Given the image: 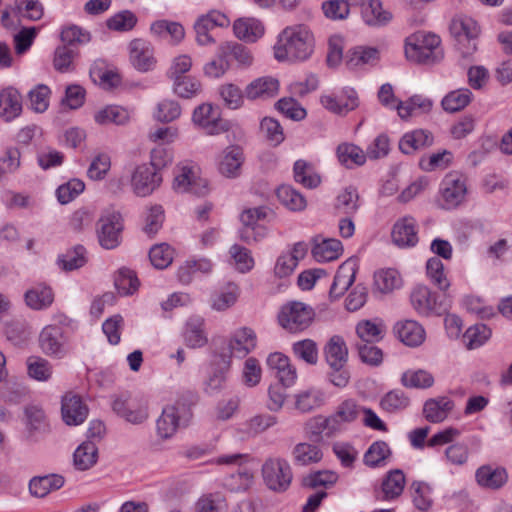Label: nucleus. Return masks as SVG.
<instances>
[{"label":"nucleus","instance_id":"obj_18","mask_svg":"<svg viewBox=\"0 0 512 512\" xmlns=\"http://www.w3.org/2000/svg\"><path fill=\"white\" fill-rule=\"evenodd\" d=\"M244 160L243 149L240 146H228L219 156L218 170L227 178H236L241 174V167Z\"/></svg>","mask_w":512,"mask_h":512},{"label":"nucleus","instance_id":"obj_9","mask_svg":"<svg viewBox=\"0 0 512 512\" xmlns=\"http://www.w3.org/2000/svg\"><path fill=\"white\" fill-rule=\"evenodd\" d=\"M467 186L464 177L457 173H448L440 184L439 205L450 210L462 204L466 198Z\"/></svg>","mask_w":512,"mask_h":512},{"label":"nucleus","instance_id":"obj_17","mask_svg":"<svg viewBox=\"0 0 512 512\" xmlns=\"http://www.w3.org/2000/svg\"><path fill=\"white\" fill-rule=\"evenodd\" d=\"M451 34L458 40L459 43L464 40L468 41L469 47L467 48L466 54H470L476 50L475 43H471L476 39L480 33V28L477 22L467 16L455 17L450 24Z\"/></svg>","mask_w":512,"mask_h":512},{"label":"nucleus","instance_id":"obj_33","mask_svg":"<svg viewBox=\"0 0 512 512\" xmlns=\"http://www.w3.org/2000/svg\"><path fill=\"white\" fill-rule=\"evenodd\" d=\"M235 36L246 42H256L264 34V26L255 18H239L233 24Z\"/></svg>","mask_w":512,"mask_h":512},{"label":"nucleus","instance_id":"obj_41","mask_svg":"<svg viewBox=\"0 0 512 512\" xmlns=\"http://www.w3.org/2000/svg\"><path fill=\"white\" fill-rule=\"evenodd\" d=\"M453 407V401L446 397L429 399L424 404L423 413L428 421L438 423L447 417Z\"/></svg>","mask_w":512,"mask_h":512},{"label":"nucleus","instance_id":"obj_3","mask_svg":"<svg viewBox=\"0 0 512 512\" xmlns=\"http://www.w3.org/2000/svg\"><path fill=\"white\" fill-rule=\"evenodd\" d=\"M248 454L234 453L221 455L216 458L218 465L237 466L236 473H232L224 479L223 485L231 492L247 491L254 483V469L249 465Z\"/></svg>","mask_w":512,"mask_h":512},{"label":"nucleus","instance_id":"obj_48","mask_svg":"<svg viewBox=\"0 0 512 512\" xmlns=\"http://www.w3.org/2000/svg\"><path fill=\"white\" fill-rule=\"evenodd\" d=\"M473 97L472 92L467 88L457 89L449 92L441 101L446 112L455 113L469 105Z\"/></svg>","mask_w":512,"mask_h":512},{"label":"nucleus","instance_id":"obj_45","mask_svg":"<svg viewBox=\"0 0 512 512\" xmlns=\"http://www.w3.org/2000/svg\"><path fill=\"white\" fill-rule=\"evenodd\" d=\"M150 32L159 38L166 39L168 36L175 43H179L185 36L183 26L178 22L168 20H157L150 26Z\"/></svg>","mask_w":512,"mask_h":512},{"label":"nucleus","instance_id":"obj_57","mask_svg":"<svg viewBox=\"0 0 512 512\" xmlns=\"http://www.w3.org/2000/svg\"><path fill=\"white\" fill-rule=\"evenodd\" d=\"M227 503L220 493L202 495L195 503V512H226Z\"/></svg>","mask_w":512,"mask_h":512},{"label":"nucleus","instance_id":"obj_34","mask_svg":"<svg viewBox=\"0 0 512 512\" xmlns=\"http://www.w3.org/2000/svg\"><path fill=\"white\" fill-rule=\"evenodd\" d=\"M432 134L423 129L414 130L404 134L399 141V149L404 154H413L415 151L433 144Z\"/></svg>","mask_w":512,"mask_h":512},{"label":"nucleus","instance_id":"obj_55","mask_svg":"<svg viewBox=\"0 0 512 512\" xmlns=\"http://www.w3.org/2000/svg\"><path fill=\"white\" fill-rule=\"evenodd\" d=\"M238 296V286L229 284L225 289L211 296V307L216 311H225L236 303Z\"/></svg>","mask_w":512,"mask_h":512},{"label":"nucleus","instance_id":"obj_6","mask_svg":"<svg viewBox=\"0 0 512 512\" xmlns=\"http://www.w3.org/2000/svg\"><path fill=\"white\" fill-rule=\"evenodd\" d=\"M123 219L121 214L114 209H106L102 212L97 223V237L99 244L104 249L110 250L119 246Z\"/></svg>","mask_w":512,"mask_h":512},{"label":"nucleus","instance_id":"obj_19","mask_svg":"<svg viewBox=\"0 0 512 512\" xmlns=\"http://www.w3.org/2000/svg\"><path fill=\"white\" fill-rule=\"evenodd\" d=\"M230 366L228 355L215 354L211 373L204 383L206 393L210 395L217 394L224 388Z\"/></svg>","mask_w":512,"mask_h":512},{"label":"nucleus","instance_id":"obj_8","mask_svg":"<svg viewBox=\"0 0 512 512\" xmlns=\"http://www.w3.org/2000/svg\"><path fill=\"white\" fill-rule=\"evenodd\" d=\"M112 409L119 417L134 425L144 423L149 416L147 401L130 394L116 396Z\"/></svg>","mask_w":512,"mask_h":512},{"label":"nucleus","instance_id":"obj_12","mask_svg":"<svg viewBox=\"0 0 512 512\" xmlns=\"http://www.w3.org/2000/svg\"><path fill=\"white\" fill-rule=\"evenodd\" d=\"M229 24L228 17L217 10L199 16L194 23L196 42L201 46L214 44L215 39L210 32L215 27H227Z\"/></svg>","mask_w":512,"mask_h":512},{"label":"nucleus","instance_id":"obj_15","mask_svg":"<svg viewBox=\"0 0 512 512\" xmlns=\"http://www.w3.org/2000/svg\"><path fill=\"white\" fill-rule=\"evenodd\" d=\"M66 344L63 329L57 325L45 326L39 335L40 348L48 356L63 358L68 352Z\"/></svg>","mask_w":512,"mask_h":512},{"label":"nucleus","instance_id":"obj_25","mask_svg":"<svg viewBox=\"0 0 512 512\" xmlns=\"http://www.w3.org/2000/svg\"><path fill=\"white\" fill-rule=\"evenodd\" d=\"M343 252L338 239L316 236L313 238L312 256L317 262H330L338 259Z\"/></svg>","mask_w":512,"mask_h":512},{"label":"nucleus","instance_id":"obj_32","mask_svg":"<svg viewBox=\"0 0 512 512\" xmlns=\"http://www.w3.org/2000/svg\"><path fill=\"white\" fill-rule=\"evenodd\" d=\"M380 58L377 48L368 46H357L350 49L346 55V65L355 69L365 65H375Z\"/></svg>","mask_w":512,"mask_h":512},{"label":"nucleus","instance_id":"obj_46","mask_svg":"<svg viewBox=\"0 0 512 512\" xmlns=\"http://www.w3.org/2000/svg\"><path fill=\"white\" fill-rule=\"evenodd\" d=\"M293 171L295 181L306 188H316L321 182V178L315 172L313 165L305 160H297L294 163Z\"/></svg>","mask_w":512,"mask_h":512},{"label":"nucleus","instance_id":"obj_40","mask_svg":"<svg viewBox=\"0 0 512 512\" xmlns=\"http://www.w3.org/2000/svg\"><path fill=\"white\" fill-rule=\"evenodd\" d=\"M339 162L346 168L352 169L356 166H362L366 162L367 153L360 147L351 143H342L336 150Z\"/></svg>","mask_w":512,"mask_h":512},{"label":"nucleus","instance_id":"obj_28","mask_svg":"<svg viewBox=\"0 0 512 512\" xmlns=\"http://www.w3.org/2000/svg\"><path fill=\"white\" fill-rule=\"evenodd\" d=\"M392 241L398 247H412L418 242L416 221L413 217L406 216L399 219L392 229Z\"/></svg>","mask_w":512,"mask_h":512},{"label":"nucleus","instance_id":"obj_4","mask_svg":"<svg viewBox=\"0 0 512 512\" xmlns=\"http://www.w3.org/2000/svg\"><path fill=\"white\" fill-rule=\"evenodd\" d=\"M163 153L162 148L154 149L151 153V162L136 167L132 173L131 186L137 196H148L160 186L162 176L159 171L165 166V162L159 161L158 155Z\"/></svg>","mask_w":512,"mask_h":512},{"label":"nucleus","instance_id":"obj_52","mask_svg":"<svg viewBox=\"0 0 512 512\" xmlns=\"http://www.w3.org/2000/svg\"><path fill=\"white\" fill-rule=\"evenodd\" d=\"M97 453L98 449L93 441L83 442L74 452V465L79 470H88L96 463Z\"/></svg>","mask_w":512,"mask_h":512},{"label":"nucleus","instance_id":"obj_13","mask_svg":"<svg viewBox=\"0 0 512 512\" xmlns=\"http://www.w3.org/2000/svg\"><path fill=\"white\" fill-rule=\"evenodd\" d=\"M410 301L413 308L424 316L440 315L448 308L445 303L438 302L436 294L424 285H418L412 290Z\"/></svg>","mask_w":512,"mask_h":512},{"label":"nucleus","instance_id":"obj_38","mask_svg":"<svg viewBox=\"0 0 512 512\" xmlns=\"http://www.w3.org/2000/svg\"><path fill=\"white\" fill-rule=\"evenodd\" d=\"M21 111V96L17 90L8 88L0 92V116L5 121L13 120Z\"/></svg>","mask_w":512,"mask_h":512},{"label":"nucleus","instance_id":"obj_21","mask_svg":"<svg viewBox=\"0 0 512 512\" xmlns=\"http://www.w3.org/2000/svg\"><path fill=\"white\" fill-rule=\"evenodd\" d=\"M130 61L139 71L152 69L155 59L151 43L143 39H134L129 44Z\"/></svg>","mask_w":512,"mask_h":512},{"label":"nucleus","instance_id":"obj_31","mask_svg":"<svg viewBox=\"0 0 512 512\" xmlns=\"http://www.w3.org/2000/svg\"><path fill=\"white\" fill-rule=\"evenodd\" d=\"M24 300L26 305L32 310H45L52 305L54 293L50 287L39 284L25 292Z\"/></svg>","mask_w":512,"mask_h":512},{"label":"nucleus","instance_id":"obj_39","mask_svg":"<svg viewBox=\"0 0 512 512\" xmlns=\"http://www.w3.org/2000/svg\"><path fill=\"white\" fill-rule=\"evenodd\" d=\"M405 475L402 470L394 469L389 471L382 481V499L390 501L398 498L405 487Z\"/></svg>","mask_w":512,"mask_h":512},{"label":"nucleus","instance_id":"obj_29","mask_svg":"<svg viewBox=\"0 0 512 512\" xmlns=\"http://www.w3.org/2000/svg\"><path fill=\"white\" fill-rule=\"evenodd\" d=\"M324 354L331 369L345 367L348 360V348L344 339L339 335L332 336L324 347Z\"/></svg>","mask_w":512,"mask_h":512},{"label":"nucleus","instance_id":"obj_5","mask_svg":"<svg viewBox=\"0 0 512 512\" xmlns=\"http://www.w3.org/2000/svg\"><path fill=\"white\" fill-rule=\"evenodd\" d=\"M192 416L191 409L185 403L177 401L163 408L156 421L157 435L167 440L172 438L181 425H186Z\"/></svg>","mask_w":512,"mask_h":512},{"label":"nucleus","instance_id":"obj_10","mask_svg":"<svg viewBox=\"0 0 512 512\" xmlns=\"http://www.w3.org/2000/svg\"><path fill=\"white\" fill-rule=\"evenodd\" d=\"M262 475L267 487L277 492L285 491L292 481L291 467L281 458L267 459L262 466Z\"/></svg>","mask_w":512,"mask_h":512},{"label":"nucleus","instance_id":"obj_23","mask_svg":"<svg viewBox=\"0 0 512 512\" xmlns=\"http://www.w3.org/2000/svg\"><path fill=\"white\" fill-rule=\"evenodd\" d=\"M357 272V263L354 259H348L342 263L334 277L329 295L332 299H337L344 294L353 284Z\"/></svg>","mask_w":512,"mask_h":512},{"label":"nucleus","instance_id":"obj_27","mask_svg":"<svg viewBox=\"0 0 512 512\" xmlns=\"http://www.w3.org/2000/svg\"><path fill=\"white\" fill-rule=\"evenodd\" d=\"M279 90V81L272 76H264L250 82L244 95L249 100H266L275 97Z\"/></svg>","mask_w":512,"mask_h":512},{"label":"nucleus","instance_id":"obj_26","mask_svg":"<svg viewBox=\"0 0 512 512\" xmlns=\"http://www.w3.org/2000/svg\"><path fill=\"white\" fill-rule=\"evenodd\" d=\"M397 338L407 346L417 347L425 340V330L417 321H398L393 328Z\"/></svg>","mask_w":512,"mask_h":512},{"label":"nucleus","instance_id":"obj_58","mask_svg":"<svg viewBox=\"0 0 512 512\" xmlns=\"http://www.w3.org/2000/svg\"><path fill=\"white\" fill-rule=\"evenodd\" d=\"M171 81L173 82V91L179 97L190 99L197 96L201 91V83L194 77L183 76Z\"/></svg>","mask_w":512,"mask_h":512},{"label":"nucleus","instance_id":"obj_63","mask_svg":"<svg viewBox=\"0 0 512 512\" xmlns=\"http://www.w3.org/2000/svg\"><path fill=\"white\" fill-rule=\"evenodd\" d=\"M427 275L430 280L442 291H446L450 282L448 281L442 261L436 257L430 258L426 264Z\"/></svg>","mask_w":512,"mask_h":512},{"label":"nucleus","instance_id":"obj_35","mask_svg":"<svg viewBox=\"0 0 512 512\" xmlns=\"http://www.w3.org/2000/svg\"><path fill=\"white\" fill-rule=\"evenodd\" d=\"M347 96L344 100L334 96L333 94H326L321 96L320 102L324 108L332 113L344 115L349 111L354 110L358 106V98L353 90L346 92Z\"/></svg>","mask_w":512,"mask_h":512},{"label":"nucleus","instance_id":"obj_30","mask_svg":"<svg viewBox=\"0 0 512 512\" xmlns=\"http://www.w3.org/2000/svg\"><path fill=\"white\" fill-rule=\"evenodd\" d=\"M184 340L190 348H200L207 344L208 337L205 331V320L201 316L188 318L184 331Z\"/></svg>","mask_w":512,"mask_h":512},{"label":"nucleus","instance_id":"obj_56","mask_svg":"<svg viewBox=\"0 0 512 512\" xmlns=\"http://www.w3.org/2000/svg\"><path fill=\"white\" fill-rule=\"evenodd\" d=\"M391 455V450L385 441L374 442L365 452L363 462L368 467L381 466Z\"/></svg>","mask_w":512,"mask_h":512},{"label":"nucleus","instance_id":"obj_44","mask_svg":"<svg viewBox=\"0 0 512 512\" xmlns=\"http://www.w3.org/2000/svg\"><path fill=\"white\" fill-rule=\"evenodd\" d=\"M379 404L388 413H400L410 406L411 400L403 390L393 389L383 395Z\"/></svg>","mask_w":512,"mask_h":512},{"label":"nucleus","instance_id":"obj_49","mask_svg":"<svg viewBox=\"0 0 512 512\" xmlns=\"http://www.w3.org/2000/svg\"><path fill=\"white\" fill-rule=\"evenodd\" d=\"M292 454L295 463L302 466L318 463L323 457L318 446L307 442L298 443L293 448Z\"/></svg>","mask_w":512,"mask_h":512},{"label":"nucleus","instance_id":"obj_7","mask_svg":"<svg viewBox=\"0 0 512 512\" xmlns=\"http://www.w3.org/2000/svg\"><path fill=\"white\" fill-rule=\"evenodd\" d=\"M314 316V310L309 305L292 301L282 307L278 319L284 329L297 332L309 327Z\"/></svg>","mask_w":512,"mask_h":512},{"label":"nucleus","instance_id":"obj_11","mask_svg":"<svg viewBox=\"0 0 512 512\" xmlns=\"http://www.w3.org/2000/svg\"><path fill=\"white\" fill-rule=\"evenodd\" d=\"M257 337L255 332L248 327H242L233 332L229 341L220 348L216 354H226L229 356L231 364L232 357H245L256 347Z\"/></svg>","mask_w":512,"mask_h":512},{"label":"nucleus","instance_id":"obj_20","mask_svg":"<svg viewBox=\"0 0 512 512\" xmlns=\"http://www.w3.org/2000/svg\"><path fill=\"white\" fill-rule=\"evenodd\" d=\"M61 412L67 425H79L87 418L88 407L80 396L68 393L62 399Z\"/></svg>","mask_w":512,"mask_h":512},{"label":"nucleus","instance_id":"obj_37","mask_svg":"<svg viewBox=\"0 0 512 512\" xmlns=\"http://www.w3.org/2000/svg\"><path fill=\"white\" fill-rule=\"evenodd\" d=\"M63 484V477L55 474L33 477L29 482V491L32 496L43 498L50 492L60 489Z\"/></svg>","mask_w":512,"mask_h":512},{"label":"nucleus","instance_id":"obj_51","mask_svg":"<svg viewBox=\"0 0 512 512\" xmlns=\"http://www.w3.org/2000/svg\"><path fill=\"white\" fill-rule=\"evenodd\" d=\"M362 407L353 400H346L342 402L336 412L331 415V418L336 420L337 431L341 432L345 424L355 421L361 414Z\"/></svg>","mask_w":512,"mask_h":512},{"label":"nucleus","instance_id":"obj_36","mask_svg":"<svg viewBox=\"0 0 512 512\" xmlns=\"http://www.w3.org/2000/svg\"><path fill=\"white\" fill-rule=\"evenodd\" d=\"M94 121L101 126L125 125L129 122L128 111L118 105H107L94 113Z\"/></svg>","mask_w":512,"mask_h":512},{"label":"nucleus","instance_id":"obj_62","mask_svg":"<svg viewBox=\"0 0 512 512\" xmlns=\"http://www.w3.org/2000/svg\"><path fill=\"white\" fill-rule=\"evenodd\" d=\"M28 375L37 381H47L52 376V365L41 357H30L27 360Z\"/></svg>","mask_w":512,"mask_h":512},{"label":"nucleus","instance_id":"obj_16","mask_svg":"<svg viewBox=\"0 0 512 512\" xmlns=\"http://www.w3.org/2000/svg\"><path fill=\"white\" fill-rule=\"evenodd\" d=\"M173 188L177 192H190L197 196H204L209 191L207 180L198 177L194 168L189 166L179 168Z\"/></svg>","mask_w":512,"mask_h":512},{"label":"nucleus","instance_id":"obj_59","mask_svg":"<svg viewBox=\"0 0 512 512\" xmlns=\"http://www.w3.org/2000/svg\"><path fill=\"white\" fill-rule=\"evenodd\" d=\"M175 251L167 243L154 245L149 252V258L152 265L157 269L168 267L174 258Z\"/></svg>","mask_w":512,"mask_h":512},{"label":"nucleus","instance_id":"obj_60","mask_svg":"<svg viewBox=\"0 0 512 512\" xmlns=\"http://www.w3.org/2000/svg\"><path fill=\"white\" fill-rule=\"evenodd\" d=\"M491 336V330L485 324H476L469 327L463 335L468 349L482 346Z\"/></svg>","mask_w":512,"mask_h":512},{"label":"nucleus","instance_id":"obj_64","mask_svg":"<svg viewBox=\"0 0 512 512\" xmlns=\"http://www.w3.org/2000/svg\"><path fill=\"white\" fill-rule=\"evenodd\" d=\"M229 254L239 272L246 273L253 268L254 259L247 248L234 244L230 247Z\"/></svg>","mask_w":512,"mask_h":512},{"label":"nucleus","instance_id":"obj_22","mask_svg":"<svg viewBox=\"0 0 512 512\" xmlns=\"http://www.w3.org/2000/svg\"><path fill=\"white\" fill-rule=\"evenodd\" d=\"M304 431L310 440L316 442L321 441L324 436L330 438L338 433L336 420L331 415L310 418L304 425Z\"/></svg>","mask_w":512,"mask_h":512},{"label":"nucleus","instance_id":"obj_14","mask_svg":"<svg viewBox=\"0 0 512 512\" xmlns=\"http://www.w3.org/2000/svg\"><path fill=\"white\" fill-rule=\"evenodd\" d=\"M192 120L208 135H217L229 129L228 121L221 119L218 110L211 104H202L196 107Z\"/></svg>","mask_w":512,"mask_h":512},{"label":"nucleus","instance_id":"obj_42","mask_svg":"<svg viewBox=\"0 0 512 512\" xmlns=\"http://www.w3.org/2000/svg\"><path fill=\"white\" fill-rule=\"evenodd\" d=\"M356 333L365 343L378 342L386 334V326L380 319L362 320L356 326Z\"/></svg>","mask_w":512,"mask_h":512},{"label":"nucleus","instance_id":"obj_2","mask_svg":"<svg viewBox=\"0 0 512 512\" xmlns=\"http://www.w3.org/2000/svg\"><path fill=\"white\" fill-rule=\"evenodd\" d=\"M440 38L431 33L417 32L406 39L405 55L418 64H434L443 58Z\"/></svg>","mask_w":512,"mask_h":512},{"label":"nucleus","instance_id":"obj_43","mask_svg":"<svg viewBox=\"0 0 512 512\" xmlns=\"http://www.w3.org/2000/svg\"><path fill=\"white\" fill-rule=\"evenodd\" d=\"M363 19L369 26L386 25L392 18L389 11L385 10L379 0H370L363 6Z\"/></svg>","mask_w":512,"mask_h":512},{"label":"nucleus","instance_id":"obj_50","mask_svg":"<svg viewBox=\"0 0 512 512\" xmlns=\"http://www.w3.org/2000/svg\"><path fill=\"white\" fill-rule=\"evenodd\" d=\"M139 280L136 273L126 267L120 268L114 277V286L122 296L133 294L138 290Z\"/></svg>","mask_w":512,"mask_h":512},{"label":"nucleus","instance_id":"obj_53","mask_svg":"<svg viewBox=\"0 0 512 512\" xmlns=\"http://www.w3.org/2000/svg\"><path fill=\"white\" fill-rule=\"evenodd\" d=\"M374 285L381 293H390L401 287L402 279L395 269H383L375 273Z\"/></svg>","mask_w":512,"mask_h":512},{"label":"nucleus","instance_id":"obj_47","mask_svg":"<svg viewBox=\"0 0 512 512\" xmlns=\"http://www.w3.org/2000/svg\"><path fill=\"white\" fill-rule=\"evenodd\" d=\"M402 386L413 389H427L433 386V375L423 369H409L401 375Z\"/></svg>","mask_w":512,"mask_h":512},{"label":"nucleus","instance_id":"obj_24","mask_svg":"<svg viewBox=\"0 0 512 512\" xmlns=\"http://www.w3.org/2000/svg\"><path fill=\"white\" fill-rule=\"evenodd\" d=\"M507 479L506 469L500 466L482 465L475 472L477 484L486 489H500L505 485Z\"/></svg>","mask_w":512,"mask_h":512},{"label":"nucleus","instance_id":"obj_61","mask_svg":"<svg viewBox=\"0 0 512 512\" xmlns=\"http://www.w3.org/2000/svg\"><path fill=\"white\" fill-rule=\"evenodd\" d=\"M86 250L78 245L73 250L67 251L58 258V264L63 270L72 271L78 269L86 263Z\"/></svg>","mask_w":512,"mask_h":512},{"label":"nucleus","instance_id":"obj_54","mask_svg":"<svg viewBox=\"0 0 512 512\" xmlns=\"http://www.w3.org/2000/svg\"><path fill=\"white\" fill-rule=\"evenodd\" d=\"M280 202L292 211H301L306 208L305 197L290 185H282L277 189Z\"/></svg>","mask_w":512,"mask_h":512},{"label":"nucleus","instance_id":"obj_1","mask_svg":"<svg viewBox=\"0 0 512 512\" xmlns=\"http://www.w3.org/2000/svg\"><path fill=\"white\" fill-rule=\"evenodd\" d=\"M314 37L305 25L286 27L278 36L274 55L278 61H301L310 57Z\"/></svg>","mask_w":512,"mask_h":512}]
</instances>
